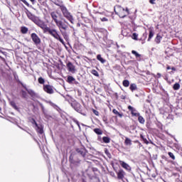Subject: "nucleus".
Segmentation results:
<instances>
[{
  "label": "nucleus",
  "mask_w": 182,
  "mask_h": 182,
  "mask_svg": "<svg viewBox=\"0 0 182 182\" xmlns=\"http://www.w3.org/2000/svg\"><path fill=\"white\" fill-rule=\"evenodd\" d=\"M53 21H54L56 26H58L61 35L63 36L64 39L65 41H68L69 39V35L68 34V25H66L63 21L58 19V12L56 11H52L50 14Z\"/></svg>",
  "instance_id": "nucleus-1"
},
{
  "label": "nucleus",
  "mask_w": 182,
  "mask_h": 182,
  "mask_svg": "<svg viewBox=\"0 0 182 182\" xmlns=\"http://www.w3.org/2000/svg\"><path fill=\"white\" fill-rule=\"evenodd\" d=\"M42 29L43 33H48L54 38V39H56L57 41H59L60 43L63 45H65V41H63V38H62V36H60V33L55 28H50V27L48 26V24L46 23H44L43 24L42 27L41 28Z\"/></svg>",
  "instance_id": "nucleus-2"
},
{
  "label": "nucleus",
  "mask_w": 182,
  "mask_h": 182,
  "mask_svg": "<svg viewBox=\"0 0 182 182\" xmlns=\"http://www.w3.org/2000/svg\"><path fill=\"white\" fill-rule=\"evenodd\" d=\"M55 5L59 6L64 18H65L67 21H69V22L73 25V23H75V18H73V16L69 11V10H68V8H66V6H65L63 4L60 5L59 4H55Z\"/></svg>",
  "instance_id": "nucleus-3"
},
{
  "label": "nucleus",
  "mask_w": 182,
  "mask_h": 182,
  "mask_svg": "<svg viewBox=\"0 0 182 182\" xmlns=\"http://www.w3.org/2000/svg\"><path fill=\"white\" fill-rule=\"evenodd\" d=\"M26 16L30 19V21H32V22L35 23L38 28H42V26L44 25L45 21L39 19L36 16L33 15L29 10H26Z\"/></svg>",
  "instance_id": "nucleus-4"
},
{
  "label": "nucleus",
  "mask_w": 182,
  "mask_h": 182,
  "mask_svg": "<svg viewBox=\"0 0 182 182\" xmlns=\"http://www.w3.org/2000/svg\"><path fill=\"white\" fill-rule=\"evenodd\" d=\"M114 12L116 15H118L119 18H126L128 15L130 14V11H129L128 8H126V9L121 6H117L114 8Z\"/></svg>",
  "instance_id": "nucleus-5"
},
{
  "label": "nucleus",
  "mask_w": 182,
  "mask_h": 182,
  "mask_svg": "<svg viewBox=\"0 0 182 182\" xmlns=\"http://www.w3.org/2000/svg\"><path fill=\"white\" fill-rule=\"evenodd\" d=\"M31 38L34 43V45H36V46H38V45H41V38H39V36H38V34H36V33H32L31 34Z\"/></svg>",
  "instance_id": "nucleus-6"
},
{
  "label": "nucleus",
  "mask_w": 182,
  "mask_h": 182,
  "mask_svg": "<svg viewBox=\"0 0 182 182\" xmlns=\"http://www.w3.org/2000/svg\"><path fill=\"white\" fill-rule=\"evenodd\" d=\"M43 89L46 93H48V95H53L54 90H53V86L50 85H43Z\"/></svg>",
  "instance_id": "nucleus-7"
},
{
  "label": "nucleus",
  "mask_w": 182,
  "mask_h": 182,
  "mask_svg": "<svg viewBox=\"0 0 182 182\" xmlns=\"http://www.w3.org/2000/svg\"><path fill=\"white\" fill-rule=\"evenodd\" d=\"M66 66L68 72H70L71 73H75L76 72V67L73 65V63H72V62L68 61Z\"/></svg>",
  "instance_id": "nucleus-8"
},
{
  "label": "nucleus",
  "mask_w": 182,
  "mask_h": 182,
  "mask_svg": "<svg viewBox=\"0 0 182 182\" xmlns=\"http://www.w3.org/2000/svg\"><path fill=\"white\" fill-rule=\"evenodd\" d=\"M128 109L129 112H131V114L132 117H136L137 116H139V112H137V109H136L134 107H132L131 105L128 106Z\"/></svg>",
  "instance_id": "nucleus-9"
},
{
  "label": "nucleus",
  "mask_w": 182,
  "mask_h": 182,
  "mask_svg": "<svg viewBox=\"0 0 182 182\" xmlns=\"http://www.w3.org/2000/svg\"><path fill=\"white\" fill-rule=\"evenodd\" d=\"M116 174L118 180H123V178H124V176H126V172H124L123 169H119L116 171Z\"/></svg>",
  "instance_id": "nucleus-10"
},
{
  "label": "nucleus",
  "mask_w": 182,
  "mask_h": 182,
  "mask_svg": "<svg viewBox=\"0 0 182 182\" xmlns=\"http://www.w3.org/2000/svg\"><path fill=\"white\" fill-rule=\"evenodd\" d=\"M16 82H17V83H19V84L22 86V87H23V89H25V90H26V92L28 93V95H31L32 96V95H34V94H35V92H33V90H28V87H26V85H23V84L22 83V82H21V80H16Z\"/></svg>",
  "instance_id": "nucleus-11"
},
{
  "label": "nucleus",
  "mask_w": 182,
  "mask_h": 182,
  "mask_svg": "<svg viewBox=\"0 0 182 182\" xmlns=\"http://www.w3.org/2000/svg\"><path fill=\"white\" fill-rule=\"evenodd\" d=\"M119 164L122 167V168H124L127 171H130V170H132L130 165L123 161H119Z\"/></svg>",
  "instance_id": "nucleus-12"
},
{
  "label": "nucleus",
  "mask_w": 182,
  "mask_h": 182,
  "mask_svg": "<svg viewBox=\"0 0 182 182\" xmlns=\"http://www.w3.org/2000/svg\"><path fill=\"white\" fill-rule=\"evenodd\" d=\"M75 151H77V153H78V154H80V156H82V157H85L86 154L87 153V151L85 148H78Z\"/></svg>",
  "instance_id": "nucleus-13"
},
{
  "label": "nucleus",
  "mask_w": 182,
  "mask_h": 182,
  "mask_svg": "<svg viewBox=\"0 0 182 182\" xmlns=\"http://www.w3.org/2000/svg\"><path fill=\"white\" fill-rule=\"evenodd\" d=\"M161 39H163V36H161L160 34H157L156 37L155 38L156 43H160L161 42Z\"/></svg>",
  "instance_id": "nucleus-14"
},
{
  "label": "nucleus",
  "mask_w": 182,
  "mask_h": 182,
  "mask_svg": "<svg viewBox=\"0 0 182 182\" xmlns=\"http://www.w3.org/2000/svg\"><path fill=\"white\" fill-rule=\"evenodd\" d=\"M154 36V31L151 28H149V34L148 38V42H150L151 41V38Z\"/></svg>",
  "instance_id": "nucleus-15"
},
{
  "label": "nucleus",
  "mask_w": 182,
  "mask_h": 182,
  "mask_svg": "<svg viewBox=\"0 0 182 182\" xmlns=\"http://www.w3.org/2000/svg\"><path fill=\"white\" fill-rule=\"evenodd\" d=\"M136 117H138V122H139L141 124H144L146 120L144 119L143 117H141V115H140V114L139 116H136Z\"/></svg>",
  "instance_id": "nucleus-16"
},
{
  "label": "nucleus",
  "mask_w": 182,
  "mask_h": 182,
  "mask_svg": "<svg viewBox=\"0 0 182 182\" xmlns=\"http://www.w3.org/2000/svg\"><path fill=\"white\" fill-rule=\"evenodd\" d=\"M28 31H29L28 29V27H26V26L21 27V32L23 33V35L28 33Z\"/></svg>",
  "instance_id": "nucleus-17"
},
{
  "label": "nucleus",
  "mask_w": 182,
  "mask_h": 182,
  "mask_svg": "<svg viewBox=\"0 0 182 182\" xmlns=\"http://www.w3.org/2000/svg\"><path fill=\"white\" fill-rule=\"evenodd\" d=\"M122 85L124 87H129V86H130V81H129V80H124L122 81Z\"/></svg>",
  "instance_id": "nucleus-18"
},
{
  "label": "nucleus",
  "mask_w": 182,
  "mask_h": 182,
  "mask_svg": "<svg viewBox=\"0 0 182 182\" xmlns=\"http://www.w3.org/2000/svg\"><path fill=\"white\" fill-rule=\"evenodd\" d=\"M94 132H95L96 134H98L99 136L103 134V131L100 129V128H95L93 130Z\"/></svg>",
  "instance_id": "nucleus-19"
},
{
  "label": "nucleus",
  "mask_w": 182,
  "mask_h": 182,
  "mask_svg": "<svg viewBox=\"0 0 182 182\" xmlns=\"http://www.w3.org/2000/svg\"><path fill=\"white\" fill-rule=\"evenodd\" d=\"M129 90L132 92H134V90H137V85L132 83L130 85Z\"/></svg>",
  "instance_id": "nucleus-20"
},
{
  "label": "nucleus",
  "mask_w": 182,
  "mask_h": 182,
  "mask_svg": "<svg viewBox=\"0 0 182 182\" xmlns=\"http://www.w3.org/2000/svg\"><path fill=\"white\" fill-rule=\"evenodd\" d=\"M97 60L101 62V63H105L106 62V60H105L103 58H102V55H100V54H98L97 55Z\"/></svg>",
  "instance_id": "nucleus-21"
},
{
  "label": "nucleus",
  "mask_w": 182,
  "mask_h": 182,
  "mask_svg": "<svg viewBox=\"0 0 182 182\" xmlns=\"http://www.w3.org/2000/svg\"><path fill=\"white\" fill-rule=\"evenodd\" d=\"M36 132L37 133H39V134H43V127H40L39 125H38V127H36Z\"/></svg>",
  "instance_id": "nucleus-22"
},
{
  "label": "nucleus",
  "mask_w": 182,
  "mask_h": 182,
  "mask_svg": "<svg viewBox=\"0 0 182 182\" xmlns=\"http://www.w3.org/2000/svg\"><path fill=\"white\" fill-rule=\"evenodd\" d=\"M75 79L73 76L68 75L67 78L68 83H72L73 82H75Z\"/></svg>",
  "instance_id": "nucleus-23"
},
{
  "label": "nucleus",
  "mask_w": 182,
  "mask_h": 182,
  "mask_svg": "<svg viewBox=\"0 0 182 182\" xmlns=\"http://www.w3.org/2000/svg\"><path fill=\"white\" fill-rule=\"evenodd\" d=\"M124 144L126 146H132V140L129 138H126L124 141Z\"/></svg>",
  "instance_id": "nucleus-24"
},
{
  "label": "nucleus",
  "mask_w": 182,
  "mask_h": 182,
  "mask_svg": "<svg viewBox=\"0 0 182 182\" xmlns=\"http://www.w3.org/2000/svg\"><path fill=\"white\" fill-rule=\"evenodd\" d=\"M102 141L104 143L109 144V143H110V138L108 136H103Z\"/></svg>",
  "instance_id": "nucleus-25"
},
{
  "label": "nucleus",
  "mask_w": 182,
  "mask_h": 182,
  "mask_svg": "<svg viewBox=\"0 0 182 182\" xmlns=\"http://www.w3.org/2000/svg\"><path fill=\"white\" fill-rule=\"evenodd\" d=\"M112 112L114 113V114H117V116H119V117H123V114H120L119 111H117L116 109H114L112 110Z\"/></svg>",
  "instance_id": "nucleus-26"
},
{
  "label": "nucleus",
  "mask_w": 182,
  "mask_h": 182,
  "mask_svg": "<svg viewBox=\"0 0 182 182\" xmlns=\"http://www.w3.org/2000/svg\"><path fill=\"white\" fill-rule=\"evenodd\" d=\"M10 105L15 109V110H18V106L16 105V102H15V101L10 102Z\"/></svg>",
  "instance_id": "nucleus-27"
},
{
  "label": "nucleus",
  "mask_w": 182,
  "mask_h": 182,
  "mask_svg": "<svg viewBox=\"0 0 182 182\" xmlns=\"http://www.w3.org/2000/svg\"><path fill=\"white\" fill-rule=\"evenodd\" d=\"M132 55H134V56L137 58H141V55L139 54V53H137L136 50H132Z\"/></svg>",
  "instance_id": "nucleus-28"
},
{
  "label": "nucleus",
  "mask_w": 182,
  "mask_h": 182,
  "mask_svg": "<svg viewBox=\"0 0 182 182\" xmlns=\"http://www.w3.org/2000/svg\"><path fill=\"white\" fill-rule=\"evenodd\" d=\"M81 107L80 104H77V107H74V109L76 112L80 113V112H82V109H80Z\"/></svg>",
  "instance_id": "nucleus-29"
},
{
  "label": "nucleus",
  "mask_w": 182,
  "mask_h": 182,
  "mask_svg": "<svg viewBox=\"0 0 182 182\" xmlns=\"http://www.w3.org/2000/svg\"><path fill=\"white\" fill-rule=\"evenodd\" d=\"M173 90H178L180 89V84L176 82L173 86Z\"/></svg>",
  "instance_id": "nucleus-30"
},
{
  "label": "nucleus",
  "mask_w": 182,
  "mask_h": 182,
  "mask_svg": "<svg viewBox=\"0 0 182 182\" xmlns=\"http://www.w3.org/2000/svg\"><path fill=\"white\" fill-rule=\"evenodd\" d=\"M38 83H40V85H44L45 84V79H43V77H40L38 79Z\"/></svg>",
  "instance_id": "nucleus-31"
},
{
  "label": "nucleus",
  "mask_w": 182,
  "mask_h": 182,
  "mask_svg": "<svg viewBox=\"0 0 182 182\" xmlns=\"http://www.w3.org/2000/svg\"><path fill=\"white\" fill-rule=\"evenodd\" d=\"M105 154H106V156H107L109 159H112V154H110L107 149H105Z\"/></svg>",
  "instance_id": "nucleus-32"
},
{
  "label": "nucleus",
  "mask_w": 182,
  "mask_h": 182,
  "mask_svg": "<svg viewBox=\"0 0 182 182\" xmlns=\"http://www.w3.org/2000/svg\"><path fill=\"white\" fill-rule=\"evenodd\" d=\"M140 137L143 140L144 143H145V144H149V141L147 140V139L144 138V136H143V134H140Z\"/></svg>",
  "instance_id": "nucleus-33"
},
{
  "label": "nucleus",
  "mask_w": 182,
  "mask_h": 182,
  "mask_svg": "<svg viewBox=\"0 0 182 182\" xmlns=\"http://www.w3.org/2000/svg\"><path fill=\"white\" fill-rule=\"evenodd\" d=\"M21 96L23 99H26L28 97V93H26V91L21 90Z\"/></svg>",
  "instance_id": "nucleus-34"
},
{
  "label": "nucleus",
  "mask_w": 182,
  "mask_h": 182,
  "mask_svg": "<svg viewBox=\"0 0 182 182\" xmlns=\"http://www.w3.org/2000/svg\"><path fill=\"white\" fill-rule=\"evenodd\" d=\"M139 36V34H136V33H134L132 34V38L134 39V41H139V38H137Z\"/></svg>",
  "instance_id": "nucleus-35"
},
{
  "label": "nucleus",
  "mask_w": 182,
  "mask_h": 182,
  "mask_svg": "<svg viewBox=\"0 0 182 182\" xmlns=\"http://www.w3.org/2000/svg\"><path fill=\"white\" fill-rule=\"evenodd\" d=\"M92 75H94V76H96L97 77H99V73L96 70H92L91 71Z\"/></svg>",
  "instance_id": "nucleus-36"
},
{
  "label": "nucleus",
  "mask_w": 182,
  "mask_h": 182,
  "mask_svg": "<svg viewBox=\"0 0 182 182\" xmlns=\"http://www.w3.org/2000/svg\"><path fill=\"white\" fill-rule=\"evenodd\" d=\"M169 157H171V159H172V160H176V156H174V154L172 152H168V153Z\"/></svg>",
  "instance_id": "nucleus-37"
},
{
  "label": "nucleus",
  "mask_w": 182,
  "mask_h": 182,
  "mask_svg": "<svg viewBox=\"0 0 182 182\" xmlns=\"http://www.w3.org/2000/svg\"><path fill=\"white\" fill-rule=\"evenodd\" d=\"M31 122L32 123V124H35L36 127H38V123L36 122V120H35V119L32 118Z\"/></svg>",
  "instance_id": "nucleus-38"
},
{
  "label": "nucleus",
  "mask_w": 182,
  "mask_h": 182,
  "mask_svg": "<svg viewBox=\"0 0 182 182\" xmlns=\"http://www.w3.org/2000/svg\"><path fill=\"white\" fill-rule=\"evenodd\" d=\"M73 122H74V123H76L77 126L79 127L80 130V124L79 123V121H77L76 119H73Z\"/></svg>",
  "instance_id": "nucleus-39"
},
{
  "label": "nucleus",
  "mask_w": 182,
  "mask_h": 182,
  "mask_svg": "<svg viewBox=\"0 0 182 182\" xmlns=\"http://www.w3.org/2000/svg\"><path fill=\"white\" fill-rule=\"evenodd\" d=\"M92 113H94V114H95V116H99V111L92 109Z\"/></svg>",
  "instance_id": "nucleus-40"
},
{
  "label": "nucleus",
  "mask_w": 182,
  "mask_h": 182,
  "mask_svg": "<svg viewBox=\"0 0 182 182\" xmlns=\"http://www.w3.org/2000/svg\"><path fill=\"white\" fill-rule=\"evenodd\" d=\"M80 181L81 182H87V179L86 178V177L83 176L81 178Z\"/></svg>",
  "instance_id": "nucleus-41"
},
{
  "label": "nucleus",
  "mask_w": 182,
  "mask_h": 182,
  "mask_svg": "<svg viewBox=\"0 0 182 182\" xmlns=\"http://www.w3.org/2000/svg\"><path fill=\"white\" fill-rule=\"evenodd\" d=\"M101 21H102V22H107L108 20L106 17H104V18H101Z\"/></svg>",
  "instance_id": "nucleus-42"
},
{
  "label": "nucleus",
  "mask_w": 182,
  "mask_h": 182,
  "mask_svg": "<svg viewBox=\"0 0 182 182\" xmlns=\"http://www.w3.org/2000/svg\"><path fill=\"white\" fill-rule=\"evenodd\" d=\"M21 1L26 5V6H29V3H28L26 0H21Z\"/></svg>",
  "instance_id": "nucleus-43"
},
{
  "label": "nucleus",
  "mask_w": 182,
  "mask_h": 182,
  "mask_svg": "<svg viewBox=\"0 0 182 182\" xmlns=\"http://www.w3.org/2000/svg\"><path fill=\"white\" fill-rule=\"evenodd\" d=\"M156 2V0H149V4H151V5H154V4Z\"/></svg>",
  "instance_id": "nucleus-44"
},
{
  "label": "nucleus",
  "mask_w": 182,
  "mask_h": 182,
  "mask_svg": "<svg viewBox=\"0 0 182 182\" xmlns=\"http://www.w3.org/2000/svg\"><path fill=\"white\" fill-rule=\"evenodd\" d=\"M156 77H157V79H160V77H161V74L159 73H158L156 74Z\"/></svg>",
  "instance_id": "nucleus-45"
},
{
  "label": "nucleus",
  "mask_w": 182,
  "mask_h": 182,
  "mask_svg": "<svg viewBox=\"0 0 182 182\" xmlns=\"http://www.w3.org/2000/svg\"><path fill=\"white\" fill-rule=\"evenodd\" d=\"M170 69H171V67H170V65H166V70H170Z\"/></svg>",
  "instance_id": "nucleus-46"
},
{
  "label": "nucleus",
  "mask_w": 182,
  "mask_h": 182,
  "mask_svg": "<svg viewBox=\"0 0 182 182\" xmlns=\"http://www.w3.org/2000/svg\"><path fill=\"white\" fill-rule=\"evenodd\" d=\"M134 143H136L137 144H141L139 140L134 141Z\"/></svg>",
  "instance_id": "nucleus-47"
},
{
  "label": "nucleus",
  "mask_w": 182,
  "mask_h": 182,
  "mask_svg": "<svg viewBox=\"0 0 182 182\" xmlns=\"http://www.w3.org/2000/svg\"><path fill=\"white\" fill-rule=\"evenodd\" d=\"M114 96H115V97H116L117 100L119 99V95L117 94V92H116V93L114 94Z\"/></svg>",
  "instance_id": "nucleus-48"
},
{
  "label": "nucleus",
  "mask_w": 182,
  "mask_h": 182,
  "mask_svg": "<svg viewBox=\"0 0 182 182\" xmlns=\"http://www.w3.org/2000/svg\"><path fill=\"white\" fill-rule=\"evenodd\" d=\"M143 36L145 37L144 39H146V38H147V33H144L143 34Z\"/></svg>",
  "instance_id": "nucleus-49"
},
{
  "label": "nucleus",
  "mask_w": 182,
  "mask_h": 182,
  "mask_svg": "<svg viewBox=\"0 0 182 182\" xmlns=\"http://www.w3.org/2000/svg\"><path fill=\"white\" fill-rule=\"evenodd\" d=\"M171 70H173L174 72H176V69L174 67L171 68Z\"/></svg>",
  "instance_id": "nucleus-50"
},
{
  "label": "nucleus",
  "mask_w": 182,
  "mask_h": 182,
  "mask_svg": "<svg viewBox=\"0 0 182 182\" xmlns=\"http://www.w3.org/2000/svg\"><path fill=\"white\" fill-rule=\"evenodd\" d=\"M121 99H122V100H124V99H126V96L122 95V96L121 97Z\"/></svg>",
  "instance_id": "nucleus-51"
},
{
  "label": "nucleus",
  "mask_w": 182,
  "mask_h": 182,
  "mask_svg": "<svg viewBox=\"0 0 182 182\" xmlns=\"http://www.w3.org/2000/svg\"><path fill=\"white\" fill-rule=\"evenodd\" d=\"M176 181L182 182V181H181V180H180V178H178V179L176 180Z\"/></svg>",
  "instance_id": "nucleus-52"
},
{
  "label": "nucleus",
  "mask_w": 182,
  "mask_h": 182,
  "mask_svg": "<svg viewBox=\"0 0 182 182\" xmlns=\"http://www.w3.org/2000/svg\"><path fill=\"white\" fill-rule=\"evenodd\" d=\"M31 1V2H35V0H30Z\"/></svg>",
  "instance_id": "nucleus-53"
},
{
  "label": "nucleus",
  "mask_w": 182,
  "mask_h": 182,
  "mask_svg": "<svg viewBox=\"0 0 182 182\" xmlns=\"http://www.w3.org/2000/svg\"><path fill=\"white\" fill-rule=\"evenodd\" d=\"M64 23H68V21H66V20H64Z\"/></svg>",
  "instance_id": "nucleus-54"
}]
</instances>
